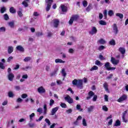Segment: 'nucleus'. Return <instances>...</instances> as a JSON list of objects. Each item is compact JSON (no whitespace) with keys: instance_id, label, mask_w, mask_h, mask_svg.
Masks as SVG:
<instances>
[{"instance_id":"obj_1","label":"nucleus","mask_w":128,"mask_h":128,"mask_svg":"<svg viewBox=\"0 0 128 128\" xmlns=\"http://www.w3.org/2000/svg\"><path fill=\"white\" fill-rule=\"evenodd\" d=\"M72 84L74 86H76L77 88H80V90H82V80L74 79L72 82Z\"/></svg>"},{"instance_id":"obj_2","label":"nucleus","mask_w":128,"mask_h":128,"mask_svg":"<svg viewBox=\"0 0 128 128\" xmlns=\"http://www.w3.org/2000/svg\"><path fill=\"white\" fill-rule=\"evenodd\" d=\"M78 18L80 16L77 14L72 16L68 22L69 24H72L74 22H76L78 20Z\"/></svg>"},{"instance_id":"obj_3","label":"nucleus","mask_w":128,"mask_h":128,"mask_svg":"<svg viewBox=\"0 0 128 128\" xmlns=\"http://www.w3.org/2000/svg\"><path fill=\"white\" fill-rule=\"evenodd\" d=\"M58 106L52 108L50 116H54V118H58V116H56V112L58 110Z\"/></svg>"},{"instance_id":"obj_4","label":"nucleus","mask_w":128,"mask_h":128,"mask_svg":"<svg viewBox=\"0 0 128 128\" xmlns=\"http://www.w3.org/2000/svg\"><path fill=\"white\" fill-rule=\"evenodd\" d=\"M46 4H48L46 8V12H48V10H50V7L52 6V4L53 2V0H46Z\"/></svg>"},{"instance_id":"obj_5","label":"nucleus","mask_w":128,"mask_h":128,"mask_svg":"<svg viewBox=\"0 0 128 128\" xmlns=\"http://www.w3.org/2000/svg\"><path fill=\"white\" fill-rule=\"evenodd\" d=\"M110 64L108 62H106L104 64V66L107 70H116V68L110 67Z\"/></svg>"},{"instance_id":"obj_6","label":"nucleus","mask_w":128,"mask_h":128,"mask_svg":"<svg viewBox=\"0 0 128 128\" xmlns=\"http://www.w3.org/2000/svg\"><path fill=\"white\" fill-rule=\"evenodd\" d=\"M65 100L68 102V104H72L74 102V100L70 98L69 95H66V96L64 98Z\"/></svg>"},{"instance_id":"obj_7","label":"nucleus","mask_w":128,"mask_h":128,"mask_svg":"<svg viewBox=\"0 0 128 128\" xmlns=\"http://www.w3.org/2000/svg\"><path fill=\"white\" fill-rule=\"evenodd\" d=\"M96 32H98V30L96 29V28L95 26H93L91 30L89 32V34H92V36L96 34Z\"/></svg>"},{"instance_id":"obj_8","label":"nucleus","mask_w":128,"mask_h":128,"mask_svg":"<svg viewBox=\"0 0 128 128\" xmlns=\"http://www.w3.org/2000/svg\"><path fill=\"white\" fill-rule=\"evenodd\" d=\"M53 22L54 28H58V24H60V20L58 19H54Z\"/></svg>"},{"instance_id":"obj_9","label":"nucleus","mask_w":128,"mask_h":128,"mask_svg":"<svg viewBox=\"0 0 128 128\" xmlns=\"http://www.w3.org/2000/svg\"><path fill=\"white\" fill-rule=\"evenodd\" d=\"M126 98H128V96L126 95H122L118 99V102H122L126 100Z\"/></svg>"},{"instance_id":"obj_10","label":"nucleus","mask_w":128,"mask_h":128,"mask_svg":"<svg viewBox=\"0 0 128 128\" xmlns=\"http://www.w3.org/2000/svg\"><path fill=\"white\" fill-rule=\"evenodd\" d=\"M114 32L115 34H118V26H116V24H114L112 25Z\"/></svg>"},{"instance_id":"obj_11","label":"nucleus","mask_w":128,"mask_h":128,"mask_svg":"<svg viewBox=\"0 0 128 128\" xmlns=\"http://www.w3.org/2000/svg\"><path fill=\"white\" fill-rule=\"evenodd\" d=\"M88 96L86 97V100H90V98H92L94 96V92L92 91H90L88 93Z\"/></svg>"},{"instance_id":"obj_12","label":"nucleus","mask_w":128,"mask_h":128,"mask_svg":"<svg viewBox=\"0 0 128 128\" xmlns=\"http://www.w3.org/2000/svg\"><path fill=\"white\" fill-rule=\"evenodd\" d=\"M111 62H112V64H114L115 66H116L118 62H120V60H116L113 57H112L111 58Z\"/></svg>"},{"instance_id":"obj_13","label":"nucleus","mask_w":128,"mask_h":128,"mask_svg":"<svg viewBox=\"0 0 128 128\" xmlns=\"http://www.w3.org/2000/svg\"><path fill=\"white\" fill-rule=\"evenodd\" d=\"M16 50H18V52H24V48L20 45L16 47Z\"/></svg>"},{"instance_id":"obj_14","label":"nucleus","mask_w":128,"mask_h":128,"mask_svg":"<svg viewBox=\"0 0 128 128\" xmlns=\"http://www.w3.org/2000/svg\"><path fill=\"white\" fill-rule=\"evenodd\" d=\"M38 92L39 94H44L46 92V90L43 86H40L38 88Z\"/></svg>"},{"instance_id":"obj_15","label":"nucleus","mask_w":128,"mask_h":128,"mask_svg":"<svg viewBox=\"0 0 128 128\" xmlns=\"http://www.w3.org/2000/svg\"><path fill=\"white\" fill-rule=\"evenodd\" d=\"M60 8H61L62 10V12H66L68 11V7H66V6L64 4H61Z\"/></svg>"},{"instance_id":"obj_16","label":"nucleus","mask_w":128,"mask_h":128,"mask_svg":"<svg viewBox=\"0 0 128 128\" xmlns=\"http://www.w3.org/2000/svg\"><path fill=\"white\" fill-rule=\"evenodd\" d=\"M14 76L13 74L12 73V74H8V80H10V82H12L14 80Z\"/></svg>"},{"instance_id":"obj_17","label":"nucleus","mask_w":128,"mask_h":128,"mask_svg":"<svg viewBox=\"0 0 128 128\" xmlns=\"http://www.w3.org/2000/svg\"><path fill=\"white\" fill-rule=\"evenodd\" d=\"M55 62L56 64H64L66 62V61L62 60V59L57 58L55 60Z\"/></svg>"},{"instance_id":"obj_18","label":"nucleus","mask_w":128,"mask_h":128,"mask_svg":"<svg viewBox=\"0 0 128 128\" xmlns=\"http://www.w3.org/2000/svg\"><path fill=\"white\" fill-rule=\"evenodd\" d=\"M58 68H56L54 70V72H52L50 74V76H56V74H57L56 72H58Z\"/></svg>"},{"instance_id":"obj_19","label":"nucleus","mask_w":128,"mask_h":128,"mask_svg":"<svg viewBox=\"0 0 128 128\" xmlns=\"http://www.w3.org/2000/svg\"><path fill=\"white\" fill-rule=\"evenodd\" d=\"M8 54H12V52H14V47H12V46H9L8 47Z\"/></svg>"},{"instance_id":"obj_20","label":"nucleus","mask_w":128,"mask_h":128,"mask_svg":"<svg viewBox=\"0 0 128 128\" xmlns=\"http://www.w3.org/2000/svg\"><path fill=\"white\" fill-rule=\"evenodd\" d=\"M94 106H90L87 108L88 112H94Z\"/></svg>"},{"instance_id":"obj_21","label":"nucleus","mask_w":128,"mask_h":128,"mask_svg":"<svg viewBox=\"0 0 128 128\" xmlns=\"http://www.w3.org/2000/svg\"><path fill=\"white\" fill-rule=\"evenodd\" d=\"M119 52H120L122 54H126V49L124 48L120 47L119 48Z\"/></svg>"},{"instance_id":"obj_22","label":"nucleus","mask_w":128,"mask_h":128,"mask_svg":"<svg viewBox=\"0 0 128 128\" xmlns=\"http://www.w3.org/2000/svg\"><path fill=\"white\" fill-rule=\"evenodd\" d=\"M28 126H29V128H36V124L34 123H32V122H29L28 124Z\"/></svg>"},{"instance_id":"obj_23","label":"nucleus","mask_w":128,"mask_h":128,"mask_svg":"<svg viewBox=\"0 0 128 128\" xmlns=\"http://www.w3.org/2000/svg\"><path fill=\"white\" fill-rule=\"evenodd\" d=\"M30 60H32V57H30V56L26 57L24 59V62H30Z\"/></svg>"},{"instance_id":"obj_24","label":"nucleus","mask_w":128,"mask_h":128,"mask_svg":"<svg viewBox=\"0 0 128 128\" xmlns=\"http://www.w3.org/2000/svg\"><path fill=\"white\" fill-rule=\"evenodd\" d=\"M10 12L11 14H16V10H15V9L14 7H11L10 8Z\"/></svg>"},{"instance_id":"obj_25","label":"nucleus","mask_w":128,"mask_h":128,"mask_svg":"<svg viewBox=\"0 0 128 128\" xmlns=\"http://www.w3.org/2000/svg\"><path fill=\"white\" fill-rule=\"evenodd\" d=\"M103 86L104 88V90L106 92H108V86L106 82L104 84Z\"/></svg>"},{"instance_id":"obj_26","label":"nucleus","mask_w":128,"mask_h":128,"mask_svg":"<svg viewBox=\"0 0 128 128\" xmlns=\"http://www.w3.org/2000/svg\"><path fill=\"white\" fill-rule=\"evenodd\" d=\"M98 70V66H94L90 69V72H92V70Z\"/></svg>"},{"instance_id":"obj_27","label":"nucleus","mask_w":128,"mask_h":128,"mask_svg":"<svg viewBox=\"0 0 128 128\" xmlns=\"http://www.w3.org/2000/svg\"><path fill=\"white\" fill-rule=\"evenodd\" d=\"M99 24L101 26H106V22L105 21H104L102 20H100L99 21Z\"/></svg>"},{"instance_id":"obj_28","label":"nucleus","mask_w":128,"mask_h":128,"mask_svg":"<svg viewBox=\"0 0 128 128\" xmlns=\"http://www.w3.org/2000/svg\"><path fill=\"white\" fill-rule=\"evenodd\" d=\"M114 126H120V121L118 120H116Z\"/></svg>"},{"instance_id":"obj_29","label":"nucleus","mask_w":128,"mask_h":128,"mask_svg":"<svg viewBox=\"0 0 128 128\" xmlns=\"http://www.w3.org/2000/svg\"><path fill=\"white\" fill-rule=\"evenodd\" d=\"M116 16H118V18H120V19L124 18V14H122L116 13Z\"/></svg>"},{"instance_id":"obj_30","label":"nucleus","mask_w":128,"mask_h":128,"mask_svg":"<svg viewBox=\"0 0 128 128\" xmlns=\"http://www.w3.org/2000/svg\"><path fill=\"white\" fill-rule=\"evenodd\" d=\"M6 7H2L0 10V12L1 14H4V12H6Z\"/></svg>"},{"instance_id":"obj_31","label":"nucleus","mask_w":128,"mask_h":128,"mask_svg":"<svg viewBox=\"0 0 128 128\" xmlns=\"http://www.w3.org/2000/svg\"><path fill=\"white\" fill-rule=\"evenodd\" d=\"M114 14V11L112 10H110L108 12V16H112Z\"/></svg>"},{"instance_id":"obj_32","label":"nucleus","mask_w":128,"mask_h":128,"mask_svg":"<svg viewBox=\"0 0 128 128\" xmlns=\"http://www.w3.org/2000/svg\"><path fill=\"white\" fill-rule=\"evenodd\" d=\"M98 42L100 44H106V40H104V39L102 38V39H100L99 40H98Z\"/></svg>"},{"instance_id":"obj_33","label":"nucleus","mask_w":128,"mask_h":128,"mask_svg":"<svg viewBox=\"0 0 128 128\" xmlns=\"http://www.w3.org/2000/svg\"><path fill=\"white\" fill-rule=\"evenodd\" d=\"M109 44L111 46H116V41L114 40H112L109 42Z\"/></svg>"},{"instance_id":"obj_34","label":"nucleus","mask_w":128,"mask_h":128,"mask_svg":"<svg viewBox=\"0 0 128 128\" xmlns=\"http://www.w3.org/2000/svg\"><path fill=\"white\" fill-rule=\"evenodd\" d=\"M0 32H6V27L2 26L0 28Z\"/></svg>"},{"instance_id":"obj_35","label":"nucleus","mask_w":128,"mask_h":128,"mask_svg":"<svg viewBox=\"0 0 128 128\" xmlns=\"http://www.w3.org/2000/svg\"><path fill=\"white\" fill-rule=\"evenodd\" d=\"M22 4L24 6V8H28V2H26V1H24L22 2Z\"/></svg>"},{"instance_id":"obj_36","label":"nucleus","mask_w":128,"mask_h":128,"mask_svg":"<svg viewBox=\"0 0 128 128\" xmlns=\"http://www.w3.org/2000/svg\"><path fill=\"white\" fill-rule=\"evenodd\" d=\"M4 20H10V18L8 17V14H4Z\"/></svg>"},{"instance_id":"obj_37","label":"nucleus","mask_w":128,"mask_h":128,"mask_svg":"<svg viewBox=\"0 0 128 128\" xmlns=\"http://www.w3.org/2000/svg\"><path fill=\"white\" fill-rule=\"evenodd\" d=\"M8 26H9L10 28H14V22H10L8 24Z\"/></svg>"},{"instance_id":"obj_38","label":"nucleus","mask_w":128,"mask_h":128,"mask_svg":"<svg viewBox=\"0 0 128 128\" xmlns=\"http://www.w3.org/2000/svg\"><path fill=\"white\" fill-rule=\"evenodd\" d=\"M0 68L2 70H4L6 67L4 65V63L0 62Z\"/></svg>"},{"instance_id":"obj_39","label":"nucleus","mask_w":128,"mask_h":128,"mask_svg":"<svg viewBox=\"0 0 128 128\" xmlns=\"http://www.w3.org/2000/svg\"><path fill=\"white\" fill-rule=\"evenodd\" d=\"M92 10V4H90L86 8V12H90Z\"/></svg>"},{"instance_id":"obj_40","label":"nucleus","mask_w":128,"mask_h":128,"mask_svg":"<svg viewBox=\"0 0 128 128\" xmlns=\"http://www.w3.org/2000/svg\"><path fill=\"white\" fill-rule=\"evenodd\" d=\"M34 113H32L30 115V122H32V118H34Z\"/></svg>"},{"instance_id":"obj_41","label":"nucleus","mask_w":128,"mask_h":128,"mask_svg":"<svg viewBox=\"0 0 128 128\" xmlns=\"http://www.w3.org/2000/svg\"><path fill=\"white\" fill-rule=\"evenodd\" d=\"M18 16H20V18H22V16H24V14H22V11L19 10L18 12Z\"/></svg>"},{"instance_id":"obj_42","label":"nucleus","mask_w":128,"mask_h":128,"mask_svg":"<svg viewBox=\"0 0 128 128\" xmlns=\"http://www.w3.org/2000/svg\"><path fill=\"white\" fill-rule=\"evenodd\" d=\"M102 110H104V112H108V108L106 106H102Z\"/></svg>"},{"instance_id":"obj_43","label":"nucleus","mask_w":128,"mask_h":128,"mask_svg":"<svg viewBox=\"0 0 128 128\" xmlns=\"http://www.w3.org/2000/svg\"><path fill=\"white\" fill-rule=\"evenodd\" d=\"M54 100L52 99H51L50 100V106H54Z\"/></svg>"},{"instance_id":"obj_44","label":"nucleus","mask_w":128,"mask_h":128,"mask_svg":"<svg viewBox=\"0 0 128 128\" xmlns=\"http://www.w3.org/2000/svg\"><path fill=\"white\" fill-rule=\"evenodd\" d=\"M82 124L84 126H88V124H86V119L83 118L82 120Z\"/></svg>"},{"instance_id":"obj_45","label":"nucleus","mask_w":128,"mask_h":128,"mask_svg":"<svg viewBox=\"0 0 128 128\" xmlns=\"http://www.w3.org/2000/svg\"><path fill=\"white\" fill-rule=\"evenodd\" d=\"M95 64H96V66H102V62H100V60H97L95 62Z\"/></svg>"},{"instance_id":"obj_46","label":"nucleus","mask_w":128,"mask_h":128,"mask_svg":"<svg viewBox=\"0 0 128 128\" xmlns=\"http://www.w3.org/2000/svg\"><path fill=\"white\" fill-rule=\"evenodd\" d=\"M45 122L46 124H48V126H50V120L48 119V118H46L45 119Z\"/></svg>"},{"instance_id":"obj_47","label":"nucleus","mask_w":128,"mask_h":128,"mask_svg":"<svg viewBox=\"0 0 128 128\" xmlns=\"http://www.w3.org/2000/svg\"><path fill=\"white\" fill-rule=\"evenodd\" d=\"M80 104H77L76 105V110H80V112H82V109H80Z\"/></svg>"},{"instance_id":"obj_48","label":"nucleus","mask_w":128,"mask_h":128,"mask_svg":"<svg viewBox=\"0 0 128 128\" xmlns=\"http://www.w3.org/2000/svg\"><path fill=\"white\" fill-rule=\"evenodd\" d=\"M104 16L105 17V19L106 18V16H108V10H105L103 12Z\"/></svg>"},{"instance_id":"obj_49","label":"nucleus","mask_w":128,"mask_h":128,"mask_svg":"<svg viewBox=\"0 0 128 128\" xmlns=\"http://www.w3.org/2000/svg\"><path fill=\"white\" fill-rule=\"evenodd\" d=\"M82 4L84 8L88 6V2L86 0H84L82 2Z\"/></svg>"},{"instance_id":"obj_50","label":"nucleus","mask_w":128,"mask_h":128,"mask_svg":"<svg viewBox=\"0 0 128 128\" xmlns=\"http://www.w3.org/2000/svg\"><path fill=\"white\" fill-rule=\"evenodd\" d=\"M60 106L62 108H66V104L64 103H61Z\"/></svg>"},{"instance_id":"obj_51","label":"nucleus","mask_w":128,"mask_h":128,"mask_svg":"<svg viewBox=\"0 0 128 128\" xmlns=\"http://www.w3.org/2000/svg\"><path fill=\"white\" fill-rule=\"evenodd\" d=\"M62 74L63 76H66V71L64 68L62 70Z\"/></svg>"},{"instance_id":"obj_52","label":"nucleus","mask_w":128,"mask_h":128,"mask_svg":"<svg viewBox=\"0 0 128 128\" xmlns=\"http://www.w3.org/2000/svg\"><path fill=\"white\" fill-rule=\"evenodd\" d=\"M8 96L9 98H12L14 96V93H12V92H9L8 93Z\"/></svg>"},{"instance_id":"obj_53","label":"nucleus","mask_w":128,"mask_h":128,"mask_svg":"<svg viewBox=\"0 0 128 128\" xmlns=\"http://www.w3.org/2000/svg\"><path fill=\"white\" fill-rule=\"evenodd\" d=\"M127 112H128L127 110H126L122 112V118H126V114Z\"/></svg>"},{"instance_id":"obj_54","label":"nucleus","mask_w":128,"mask_h":128,"mask_svg":"<svg viewBox=\"0 0 128 128\" xmlns=\"http://www.w3.org/2000/svg\"><path fill=\"white\" fill-rule=\"evenodd\" d=\"M60 54L62 55V58H66V54L65 53L61 52Z\"/></svg>"},{"instance_id":"obj_55","label":"nucleus","mask_w":128,"mask_h":128,"mask_svg":"<svg viewBox=\"0 0 128 128\" xmlns=\"http://www.w3.org/2000/svg\"><path fill=\"white\" fill-rule=\"evenodd\" d=\"M37 112H40V114L42 113V108H40L37 110Z\"/></svg>"},{"instance_id":"obj_56","label":"nucleus","mask_w":128,"mask_h":128,"mask_svg":"<svg viewBox=\"0 0 128 128\" xmlns=\"http://www.w3.org/2000/svg\"><path fill=\"white\" fill-rule=\"evenodd\" d=\"M97 99H98V96L94 94L92 98L93 102H96Z\"/></svg>"},{"instance_id":"obj_57","label":"nucleus","mask_w":128,"mask_h":128,"mask_svg":"<svg viewBox=\"0 0 128 128\" xmlns=\"http://www.w3.org/2000/svg\"><path fill=\"white\" fill-rule=\"evenodd\" d=\"M32 68V67L30 66H26V68H22L24 70H26V72L28 71V70Z\"/></svg>"},{"instance_id":"obj_58","label":"nucleus","mask_w":128,"mask_h":128,"mask_svg":"<svg viewBox=\"0 0 128 128\" xmlns=\"http://www.w3.org/2000/svg\"><path fill=\"white\" fill-rule=\"evenodd\" d=\"M14 60V57L12 56H10L7 60L8 62H10V60Z\"/></svg>"},{"instance_id":"obj_59","label":"nucleus","mask_w":128,"mask_h":128,"mask_svg":"<svg viewBox=\"0 0 128 128\" xmlns=\"http://www.w3.org/2000/svg\"><path fill=\"white\" fill-rule=\"evenodd\" d=\"M36 36H42V32H38L36 34Z\"/></svg>"},{"instance_id":"obj_60","label":"nucleus","mask_w":128,"mask_h":128,"mask_svg":"<svg viewBox=\"0 0 128 128\" xmlns=\"http://www.w3.org/2000/svg\"><path fill=\"white\" fill-rule=\"evenodd\" d=\"M28 94H22L21 98H26Z\"/></svg>"},{"instance_id":"obj_61","label":"nucleus","mask_w":128,"mask_h":128,"mask_svg":"<svg viewBox=\"0 0 128 128\" xmlns=\"http://www.w3.org/2000/svg\"><path fill=\"white\" fill-rule=\"evenodd\" d=\"M106 47H104V46H99L98 48V50H104V48H105Z\"/></svg>"},{"instance_id":"obj_62","label":"nucleus","mask_w":128,"mask_h":128,"mask_svg":"<svg viewBox=\"0 0 128 128\" xmlns=\"http://www.w3.org/2000/svg\"><path fill=\"white\" fill-rule=\"evenodd\" d=\"M16 102H22V99L20 98H18L16 100Z\"/></svg>"},{"instance_id":"obj_63","label":"nucleus","mask_w":128,"mask_h":128,"mask_svg":"<svg viewBox=\"0 0 128 128\" xmlns=\"http://www.w3.org/2000/svg\"><path fill=\"white\" fill-rule=\"evenodd\" d=\"M66 112L67 114H71V112H72V109H68V110H66Z\"/></svg>"},{"instance_id":"obj_64","label":"nucleus","mask_w":128,"mask_h":128,"mask_svg":"<svg viewBox=\"0 0 128 128\" xmlns=\"http://www.w3.org/2000/svg\"><path fill=\"white\" fill-rule=\"evenodd\" d=\"M14 88L16 90H20V86H14Z\"/></svg>"}]
</instances>
